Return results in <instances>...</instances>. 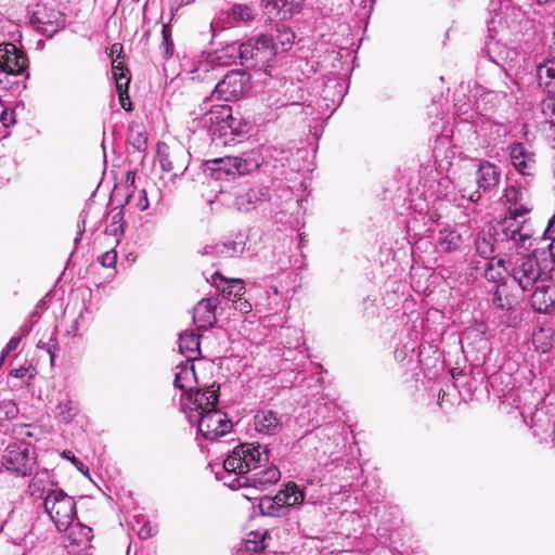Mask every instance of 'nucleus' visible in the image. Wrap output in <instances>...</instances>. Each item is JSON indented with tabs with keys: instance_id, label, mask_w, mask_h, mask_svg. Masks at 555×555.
<instances>
[{
	"instance_id": "393cba45",
	"label": "nucleus",
	"mask_w": 555,
	"mask_h": 555,
	"mask_svg": "<svg viewBox=\"0 0 555 555\" xmlns=\"http://www.w3.org/2000/svg\"><path fill=\"white\" fill-rule=\"evenodd\" d=\"M201 384L193 362L185 361V363L177 366L175 386L182 390L183 393H189Z\"/></svg>"
},
{
	"instance_id": "c756f323",
	"label": "nucleus",
	"mask_w": 555,
	"mask_h": 555,
	"mask_svg": "<svg viewBox=\"0 0 555 555\" xmlns=\"http://www.w3.org/2000/svg\"><path fill=\"white\" fill-rule=\"evenodd\" d=\"M199 335L184 332L179 337V349L185 356L186 361L193 362L199 354Z\"/></svg>"
},
{
	"instance_id": "680f3d73",
	"label": "nucleus",
	"mask_w": 555,
	"mask_h": 555,
	"mask_svg": "<svg viewBox=\"0 0 555 555\" xmlns=\"http://www.w3.org/2000/svg\"><path fill=\"white\" fill-rule=\"evenodd\" d=\"M509 14L508 16L513 17V21L522 18L524 12L519 8H511L508 9Z\"/></svg>"
},
{
	"instance_id": "dca6fc26",
	"label": "nucleus",
	"mask_w": 555,
	"mask_h": 555,
	"mask_svg": "<svg viewBox=\"0 0 555 555\" xmlns=\"http://www.w3.org/2000/svg\"><path fill=\"white\" fill-rule=\"evenodd\" d=\"M256 16L254 9L247 4L236 3L228 12H221L217 18L210 23L211 31L219 28L231 27L237 23H248Z\"/></svg>"
},
{
	"instance_id": "2eb2a0df",
	"label": "nucleus",
	"mask_w": 555,
	"mask_h": 555,
	"mask_svg": "<svg viewBox=\"0 0 555 555\" xmlns=\"http://www.w3.org/2000/svg\"><path fill=\"white\" fill-rule=\"evenodd\" d=\"M28 59L24 51L13 43L0 44V68L10 75H22L28 68Z\"/></svg>"
},
{
	"instance_id": "5fc2aeb1",
	"label": "nucleus",
	"mask_w": 555,
	"mask_h": 555,
	"mask_svg": "<svg viewBox=\"0 0 555 555\" xmlns=\"http://www.w3.org/2000/svg\"><path fill=\"white\" fill-rule=\"evenodd\" d=\"M233 306L235 310L240 311L243 314L251 311V305L246 299H243L241 297H238L237 299H233Z\"/></svg>"
},
{
	"instance_id": "a878e982",
	"label": "nucleus",
	"mask_w": 555,
	"mask_h": 555,
	"mask_svg": "<svg viewBox=\"0 0 555 555\" xmlns=\"http://www.w3.org/2000/svg\"><path fill=\"white\" fill-rule=\"evenodd\" d=\"M300 4L301 0H266L263 9L270 20L274 17L284 20L293 16Z\"/></svg>"
},
{
	"instance_id": "0eeeda50",
	"label": "nucleus",
	"mask_w": 555,
	"mask_h": 555,
	"mask_svg": "<svg viewBox=\"0 0 555 555\" xmlns=\"http://www.w3.org/2000/svg\"><path fill=\"white\" fill-rule=\"evenodd\" d=\"M36 465V455L25 441L10 442L2 451L1 466L18 477L31 475Z\"/></svg>"
},
{
	"instance_id": "5701e85b",
	"label": "nucleus",
	"mask_w": 555,
	"mask_h": 555,
	"mask_svg": "<svg viewBox=\"0 0 555 555\" xmlns=\"http://www.w3.org/2000/svg\"><path fill=\"white\" fill-rule=\"evenodd\" d=\"M508 93L504 90H487L476 98L474 105L478 114L486 116L487 114L495 111L502 105L509 102Z\"/></svg>"
},
{
	"instance_id": "aec40b11",
	"label": "nucleus",
	"mask_w": 555,
	"mask_h": 555,
	"mask_svg": "<svg viewBox=\"0 0 555 555\" xmlns=\"http://www.w3.org/2000/svg\"><path fill=\"white\" fill-rule=\"evenodd\" d=\"M267 286L269 287L268 299L271 300L272 295L281 300H288L293 294L289 292L288 286L295 283V275L292 272L280 271L276 276L270 274L263 278Z\"/></svg>"
},
{
	"instance_id": "bb28decb",
	"label": "nucleus",
	"mask_w": 555,
	"mask_h": 555,
	"mask_svg": "<svg viewBox=\"0 0 555 555\" xmlns=\"http://www.w3.org/2000/svg\"><path fill=\"white\" fill-rule=\"evenodd\" d=\"M255 429L259 434L273 436L280 433L282 423L278 414L271 410L258 411L254 418Z\"/></svg>"
},
{
	"instance_id": "774afa93",
	"label": "nucleus",
	"mask_w": 555,
	"mask_h": 555,
	"mask_svg": "<svg viewBox=\"0 0 555 555\" xmlns=\"http://www.w3.org/2000/svg\"><path fill=\"white\" fill-rule=\"evenodd\" d=\"M121 46L119 43H114L111 48V53L112 54H115V53H118V55L121 53Z\"/></svg>"
},
{
	"instance_id": "6e6d98bb",
	"label": "nucleus",
	"mask_w": 555,
	"mask_h": 555,
	"mask_svg": "<svg viewBox=\"0 0 555 555\" xmlns=\"http://www.w3.org/2000/svg\"><path fill=\"white\" fill-rule=\"evenodd\" d=\"M543 238L551 241L550 243L555 242V215L550 219Z\"/></svg>"
},
{
	"instance_id": "a211bd4d",
	"label": "nucleus",
	"mask_w": 555,
	"mask_h": 555,
	"mask_svg": "<svg viewBox=\"0 0 555 555\" xmlns=\"http://www.w3.org/2000/svg\"><path fill=\"white\" fill-rule=\"evenodd\" d=\"M530 305L535 312L555 313V287L546 284V279L533 287Z\"/></svg>"
},
{
	"instance_id": "b1692460",
	"label": "nucleus",
	"mask_w": 555,
	"mask_h": 555,
	"mask_svg": "<svg viewBox=\"0 0 555 555\" xmlns=\"http://www.w3.org/2000/svg\"><path fill=\"white\" fill-rule=\"evenodd\" d=\"M502 171L500 167L490 163L482 162L476 171V183L479 190L491 192L499 186Z\"/></svg>"
},
{
	"instance_id": "4d7b16f0",
	"label": "nucleus",
	"mask_w": 555,
	"mask_h": 555,
	"mask_svg": "<svg viewBox=\"0 0 555 555\" xmlns=\"http://www.w3.org/2000/svg\"><path fill=\"white\" fill-rule=\"evenodd\" d=\"M492 304L496 308L504 310L507 308V304L505 302L504 298L502 297V294L500 292V287L496 288L492 296Z\"/></svg>"
},
{
	"instance_id": "37998d69",
	"label": "nucleus",
	"mask_w": 555,
	"mask_h": 555,
	"mask_svg": "<svg viewBox=\"0 0 555 555\" xmlns=\"http://www.w3.org/2000/svg\"><path fill=\"white\" fill-rule=\"evenodd\" d=\"M542 257V261L544 262L543 268L545 269L546 274L555 271V242L550 243L546 249H542L538 251Z\"/></svg>"
},
{
	"instance_id": "603ef678",
	"label": "nucleus",
	"mask_w": 555,
	"mask_h": 555,
	"mask_svg": "<svg viewBox=\"0 0 555 555\" xmlns=\"http://www.w3.org/2000/svg\"><path fill=\"white\" fill-rule=\"evenodd\" d=\"M155 528L150 521L144 522L138 530V537L142 540H146L155 534Z\"/></svg>"
},
{
	"instance_id": "4c0bfd02",
	"label": "nucleus",
	"mask_w": 555,
	"mask_h": 555,
	"mask_svg": "<svg viewBox=\"0 0 555 555\" xmlns=\"http://www.w3.org/2000/svg\"><path fill=\"white\" fill-rule=\"evenodd\" d=\"M128 144L138 153H143L147 147V135L145 130L135 126L132 127L128 134Z\"/></svg>"
},
{
	"instance_id": "bf43d9fd",
	"label": "nucleus",
	"mask_w": 555,
	"mask_h": 555,
	"mask_svg": "<svg viewBox=\"0 0 555 555\" xmlns=\"http://www.w3.org/2000/svg\"><path fill=\"white\" fill-rule=\"evenodd\" d=\"M22 340V336H13L7 344V346L4 347V351L10 353L11 351L15 350L20 343Z\"/></svg>"
},
{
	"instance_id": "de8ad7c7",
	"label": "nucleus",
	"mask_w": 555,
	"mask_h": 555,
	"mask_svg": "<svg viewBox=\"0 0 555 555\" xmlns=\"http://www.w3.org/2000/svg\"><path fill=\"white\" fill-rule=\"evenodd\" d=\"M62 457L70 461L74 466L80 472L82 473L85 476H88L89 474V468L80 461L78 460L77 457H75V455L73 454L72 451L69 450H64L62 453H61Z\"/></svg>"
},
{
	"instance_id": "58836bf2",
	"label": "nucleus",
	"mask_w": 555,
	"mask_h": 555,
	"mask_svg": "<svg viewBox=\"0 0 555 555\" xmlns=\"http://www.w3.org/2000/svg\"><path fill=\"white\" fill-rule=\"evenodd\" d=\"M481 131L488 135V144H496L498 139L506 134V127L503 124L487 119L482 121Z\"/></svg>"
},
{
	"instance_id": "6ab92c4d",
	"label": "nucleus",
	"mask_w": 555,
	"mask_h": 555,
	"mask_svg": "<svg viewBox=\"0 0 555 555\" xmlns=\"http://www.w3.org/2000/svg\"><path fill=\"white\" fill-rule=\"evenodd\" d=\"M57 482L54 480L52 474L48 469L37 472L28 486L29 494L35 500L46 501L52 492L57 491Z\"/></svg>"
},
{
	"instance_id": "c03bdc74",
	"label": "nucleus",
	"mask_w": 555,
	"mask_h": 555,
	"mask_svg": "<svg viewBox=\"0 0 555 555\" xmlns=\"http://www.w3.org/2000/svg\"><path fill=\"white\" fill-rule=\"evenodd\" d=\"M476 107L474 108L470 104H460L459 100L455 103V114L461 121L464 122H476L475 121Z\"/></svg>"
},
{
	"instance_id": "f3484780",
	"label": "nucleus",
	"mask_w": 555,
	"mask_h": 555,
	"mask_svg": "<svg viewBox=\"0 0 555 555\" xmlns=\"http://www.w3.org/2000/svg\"><path fill=\"white\" fill-rule=\"evenodd\" d=\"M246 242L242 235L237 236L234 241L220 242L206 245L201 254L209 256L212 259L222 261L230 258L238 257L245 249Z\"/></svg>"
},
{
	"instance_id": "72a5a7b5",
	"label": "nucleus",
	"mask_w": 555,
	"mask_h": 555,
	"mask_svg": "<svg viewBox=\"0 0 555 555\" xmlns=\"http://www.w3.org/2000/svg\"><path fill=\"white\" fill-rule=\"evenodd\" d=\"M218 281L224 283V286H222V292L224 295L228 296L229 299L231 297H233L234 299H237L243 294L244 285L241 280L225 281L219 272H215L211 275V282L217 287H220V285L218 284Z\"/></svg>"
},
{
	"instance_id": "c85d7f7f",
	"label": "nucleus",
	"mask_w": 555,
	"mask_h": 555,
	"mask_svg": "<svg viewBox=\"0 0 555 555\" xmlns=\"http://www.w3.org/2000/svg\"><path fill=\"white\" fill-rule=\"evenodd\" d=\"M275 499L284 508L301 504L305 500V493L295 482H288L275 494Z\"/></svg>"
},
{
	"instance_id": "49530a36",
	"label": "nucleus",
	"mask_w": 555,
	"mask_h": 555,
	"mask_svg": "<svg viewBox=\"0 0 555 555\" xmlns=\"http://www.w3.org/2000/svg\"><path fill=\"white\" fill-rule=\"evenodd\" d=\"M503 50L504 49L500 46L498 41H489L486 44V51L489 56V60L500 66H502L501 61L504 59L501 55Z\"/></svg>"
},
{
	"instance_id": "9b49d317",
	"label": "nucleus",
	"mask_w": 555,
	"mask_h": 555,
	"mask_svg": "<svg viewBox=\"0 0 555 555\" xmlns=\"http://www.w3.org/2000/svg\"><path fill=\"white\" fill-rule=\"evenodd\" d=\"M30 25L41 35L51 38L65 26L64 15L44 3H36L28 8Z\"/></svg>"
},
{
	"instance_id": "4468645a",
	"label": "nucleus",
	"mask_w": 555,
	"mask_h": 555,
	"mask_svg": "<svg viewBox=\"0 0 555 555\" xmlns=\"http://www.w3.org/2000/svg\"><path fill=\"white\" fill-rule=\"evenodd\" d=\"M511 164L515 170L525 177H532L537 171L535 154L530 145L521 142H514L508 146Z\"/></svg>"
},
{
	"instance_id": "864d4df0",
	"label": "nucleus",
	"mask_w": 555,
	"mask_h": 555,
	"mask_svg": "<svg viewBox=\"0 0 555 555\" xmlns=\"http://www.w3.org/2000/svg\"><path fill=\"white\" fill-rule=\"evenodd\" d=\"M0 122L4 128H9L11 125L15 124L14 112L9 113L5 107L0 109Z\"/></svg>"
},
{
	"instance_id": "8fccbe9b",
	"label": "nucleus",
	"mask_w": 555,
	"mask_h": 555,
	"mask_svg": "<svg viewBox=\"0 0 555 555\" xmlns=\"http://www.w3.org/2000/svg\"><path fill=\"white\" fill-rule=\"evenodd\" d=\"M119 98L120 106L126 111L132 109V104L128 93V87H121V89H116Z\"/></svg>"
},
{
	"instance_id": "e2e57ef3",
	"label": "nucleus",
	"mask_w": 555,
	"mask_h": 555,
	"mask_svg": "<svg viewBox=\"0 0 555 555\" xmlns=\"http://www.w3.org/2000/svg\"><path fill=\"white\" fill-rule=\"evenodd\" d=\"M41 308H42V304H41V302H39V304L35 307V309H34L33 313L30 314V322H31V324H33V323H36V322H37V320L39 319V317H40V309H41Z\"/></svg>"
},
{
	"instance_id": "ddd939ff",
	"label": "nucleus",
	"mask_w": 555,
	"mask_h": 555,
	"mask_svg": "<svg viewBox=\"0 0 555 555\" xmlns=\"http://www.w3.org/2000/svg\"><path fill=\"white\" fill-rule=\"evenodd\" d=\"M249 78L243 72L231 70L215 86L212 96L225 102L237 100L248 89Z\"/></svg>"
},
{
	"instance_id": "2f4dec72",
	"label": "nucleus",
	"mask_w": 555,
	"mask_h": 555,
	"mask_svg": "<svg viewBox=\"0 0 555 555\" xmlns=\"http://www.w3.org/2000/svg\"><path fill=\"white\" fill-rule=\"evenodd\" d=\"M67 530V539L70 544L87 546L92 539V529L81 522L72 524Z\"/></svg>"
},
{
	"instance_id": "f257e3e1",
	"label": "nucleus",
	"mask_w": 555,
	"mask_h": 555,
	"mask_svg": "<svg viewBox=\"0 0 555 555\" xmlns=\"http://www.w3.org/2000/svg\"><path fill=\"white\" fill-rule=\"evenodd\" d=\"M217 478L231 489L266 490L281 478L279 467L270 463L267 446L242 443L223 461V473Z\"/></svg>"
},
{
	"instance_id": "13d9d810",
	"label": "nucleus",
	"mask_w": 555,
	"mask_h": 555,
	"mask_svg": "<svg viewBox=\"0 0 555 555\" xmlns=\"http://www.w3.org/2000/svg\"><path fill=\"white\" fill-rule=\"evenodd\" d=\"M137 207L141 210V211H144L149 208V199H147V193L144 189H142L140 192H139V196H138V202H137Z\"/></svg>"
},
{
	"instance_id": "423d86ee",
	"label": "nucleus",
	"mask_w": 555,
	"mask_h": 555,
	"mask_svg": "<svg viewBox=\"0 0 555 555\" xmlns=\"http://www.w3.org/2000/svg\"><path fill=\"white\" fill-rule=\"evenodd\" d=\"M508 272L522 292L532 291L537 284L547 278L545 269L539 261L538 250L532 255L517 257L511 263Z\"/></svg>"
},
{
	"instance_id": "3c124183",
	"label": "nucleus",
	"mask_w": 555,
	"mask_h": 555,
	"mask_svg": "<svg viewBox=\"0 0 555 555\" xmlns=\"http://www.w3.org/2000/svg\"><path fill=\"white\" fill-rule=\"evenodd\" d=\"M116 261H117V253L114 249L105 251L100 257V262L105 268L114 267Z\"/></svg>"
},
{
	"instance_id": "7ed1b4c3",
	"label": "nucleus",
	"mask_w": 555,
	"mask_h": 555,
	"mask_svg": "<svg viewBox=\"0 0 555 555\" xmlns=\"http://www.w3.org/2000/svg\"><path fill=\"white\" fill-rule=\"evenodd\" d=\"M503 197L507 204V212L500 222L502 238L513 240L516 248L528 249L532 241L531 229L528 225L532 206L527 199V192L509 185L504 190Z\"/></svg>"
},
{
	"instance_id": "a18cd8bd",
	"label": "nucleus",
	"mask_w": 555,
	"mask_h": 555,
	"mask_svg": "<svg viewBox=\"0 0 555 555\" xmlns=\"http://www.w3.org/2000/svg\"><path fill=\"white\" fill-rule=\"evenodd\" d=\"M18 415V408L13 401H4L0 404V422H10Z\"/></svg>"
},
{
	"instance_id": "a19ab883",
	"label": "nucleus",
	"mask_w": 555,
	"mask_h": 555,
	"mask_svg": "<svg viewBox=\"0 0 555 555\" xmlns=\"http://www.w3.org/2000/svg\"><path fill=\"white\" fill-rule=\"evenodd\" d=\"M258 507L262 515L264 516H279L281 509H283L281 503L278 502V499L264 496L260 499Z\"/></svg>"
},
{
	"instance_id": "39448f33",
	"label": "nucleus",
	"mask_w": 555,
	"mask_h": 555,
	"mask_svg": "<svg viewBox=\"0 0 555 555\" xmlns=\"http://www.w3.org/2000/svg\"><path fill=\"white\" fill-rule=\"evenodd\" d=\"M262 164L261 154L251 150L240 156H225L205 162V171L216 180L235 179L258 169Z\"/></svg>"
},
{
	"instance_id": "09e8293b",
	"label": "nucleus",
	"mask_w": 555,
	"mask_h": 555,
	"mask_svg": "<svg viewBox=\"0 0 555 555\" xmlns=\"http://www.w3.org/2000/svg\"><path fill=\"white\" fill-rule=\"evenodd\" d=\"M162 34H163V46L165 47V55H166V57H170L173 52V44L170 39V29L168 28V26H166V25L163 26Z\"/></svg>"
},
{
	"instance_id": "473e14b6",
	"label": "nucleus",
	"mask_w": 555,
	"mask_h": 555,
	"mask_svg": "<svg viewBox=\"0 0 555 555\" xmlns=\"http://www.w3.org/2000/svg\"><path fill=\"white\" fill-rule=\"evenodd\" d=\"M179 154L182 157L186 156L182 150L170 152L166 144L157 145V157L164 171L170 172L178 169V167L175 165V160H177Z\"/></svg>"
},
{
	"instance_id": "ea45409f",
	"label": "nucleus",
	"mask_w": 555,
	"mask_h": 555,
	"mask_svg": "<svg viewBox=\"0 0 555 555\" xmlns=\"http://www.w3.org/2000/svg\"><path fill=\"white\" fill-rule=\"evenodd\" d=\"M112 74L115 80L116 89H121V87H128L130 82V76L128 69L124 66L121 62H117V60H113L112 62Z\"/></svg>"
},
{
	"instance_id": "69168bd1",
	"label": "nucleus",
	"mask_w": 555,
	"mask_h": 555,
	"mask_svg": "<svg viewBox=\"0 0 555 555\" xmlns=\"http://www.w3.org/2000/svg\"><path fill=\"white\" fill-rule=\"evenodd\" d=\"M481 195H480V192L479 190L478 191H475V192H472L469 195H468V199L473 203H476L480 199Z\"/></svg>"
},
{
	"instance_id": "0e129e2a",
	"label": "nucleus",
	"mask_w": 555,
	"mask_h": 555,
	"mask_svg": "<svg viewBox=\"0 0 555 555\" xmlns=\"http://www.w3.org/2000/svg\"><path fill=\"white\" fill-rule=\"evenodd\" d=\"M25 373H26V369L24 367H21V369H15L11 372V375L17 377V378H22L25 376Z\"/></svg>"
},
{
	"instance_id": "7c9ffc66",
	"label": "nucleus",
	"mask_w": 555,
	"mask_h": 555,
	"mask_svg": "<svg viewBox=\"0 0 555 555\" xmlns=\"http://www.w3.org/2000/svg\"><path fill=\"white\" fill-rule=\"evenodd\" d=\"M270 37L273 38L275 55L280 52L288 51L295 42L294 31L283 24L278 25L275 34L271 35Z\"/></svg>"
},
{
	"instance_id": "338daca9",
	"label": "nucleus",
	"mask_w": 555,
	"mask_h": 555,
	"mask_svg": "<svg viewBox=\"0 0 555 555\" xmlns=\"http://www.w3.org/2000/svg\"><path fill=\"white\" fill-rule=\"evenodd\" d=\"M30 330H31V324H24V325H22L21 328H20L22 334L20 336L23 337V336L28 335Z\"/></svg>"
},
{
	"instance_id": "e433bc0d",
	"label": "nucleus",
	"mask_w": 555,
	"mask_h": 555,
	"mask_svg": "<svg viewBox=\"0 0 555 555\" xmlns=\"http://www.w3.org/2000/svg\"><path fill=\"white\" fill-rule=\"evenodd\" d=\"M57 417L62 422L69 424L78 415L80 409L79 403L70 398H66L56 405Z\"/></svg>"
},
{
	"instance_id": "f03ea898",
	"label": "nucleus",
	"mask_w": 555,
	"mask_h": 555,
	"mask_svg": "<svg viewBox=\"0 0 555 555\" xmlns=\"http://www.w3.org/2000/svg\"><path fill=\"white\" fill-rule=\"evenodd\" d=\"M199 109V113H194V121H198V126L208 131L216 144L234 145L247 138L249 122L235 118L230 105L217 104L208 107V102H205Z\"/></svg>"
},
{
	"instance_id": "412c9836",
	"label": "nucleus",
	"mask_w": 555,
	"mask_h": 555,
	"mask_svg": "<svg viewBox=\"0 0 555 555\" xmlns=\"http://www.w3.org/2000/svg\"><path fill=\"white\" fill-rule=\"evenodd\" d=\"M500 224L498 228H489L488 230H481L475 238V248L480 257L489 260L492 258L494 251V244L498 241L513 242V240H503Z\"/></svg>"
},
{
	"instance_id": "f704fd0d",
	"label": "nucleus",
	"mask_w": 555,
	"mask_h": 555,
	"mask_svg": "<svg viewBox=\"0 0 555 555\" xmlns=\"http://www.w3.org/2000/svg\"><path fill=\"white\" fill-rule=\"evenodd\" d=\"M268 539H270V535L267 530L250 531L244 540L243 546L246 552L257 553L268 546Z\"/></svg>"
},
{
	"instance_id": "9d476101",
	"label": "nucleus",
	"mask_w": 555,
	"mask_h": 555,
	"mask_svg": "<svg viewBox=\"0 0 555 555\" xmlns=\"http://www.w3.org/2000/svg\"><path fill=\"white\" fill-rule=\"evenodd\" d=\"M219 398V385L201 384L189 393L181 395V409L189 418L191 414L198 416L215 409Z\"/></svg>"
},
{
	"instance_id": "c9c22d12",
	"label": "nucleus",
	"mask_w": 555,
	"mask_h": 555,
	"mask_svg": "<svg viewBox=\"0 0 555 555\" xmlns=\"http://www.w3.org/2000/svg\"><path fill=\"white\" fill-rule=\"evenodd\" d=\"M461 235L454 230H441L438 236V245L441 250L451 253L460 248Z\"/></svg>"
},
{
	"instance_id": "052dcab7",
	"label": "nucleus",
	"mask_w": 555,
	"mask_h": 555,
	"mask_svg": "<svg viewBox=\"0 0 555 555\" xmlns=\"http://www.w3.org/2000/svg\"><path fill=\"white\" fill-rule=\"evenodd\" d=\"M37 346H38V348L46 350L51 356V361H53V358H54L53 349L55 348V343L51 344V343H44L42 340H39Z\"/></svg>"
},
{
	"instance_id": "1a4fd4ad",
	"label": "nucleus",
	"mask_w": 555,
	"mask_h": 555,
	"mask_svg": "<svg viewBox=\"0 0 555 555\" xmlns=\"http://www.w3.org/2000/svg\"><path fill=\"white\" fill-rule=\"evenodd\" d=\"M44 512L59 531H67L76 518V502L64 490L59 489L42 503Z\"/></svg>"
},
{
	"instance_id": "f8f14e48",
	"label": "nucleus",
	"mask_w": 555,
	"mask_h": 555,
	"mask_svg": "<svg viewBox=\"0 0 555 555\" xmlns=\"http://www.w3.org/2000/svg\"><path fill=\"white\" fill-rule=\"evenodd\" d=\"M189 422L196 424L198 433L208 440H216L227 435L232 428V423L227 414L217 408L206 411V413L201 416L191 414Z\"/></svg>"
},
{
	"instance_id": "cd10ccee",
	"label": "nucleus",
	"mask_w": 555,
	"mask_h": 555,
	"mask_svg": "<svg viewBox=\"0 0 555 555\" xmlns=\"http://www.w3.org/2000/svg\"><path fill=\"white\" fill-rule=\"evenodd\" d=\"M270 193L267 186L250 188L236 196V205L240 210L249 211L258 204L269 201Z\"/></svg>"
},
{
	"instance_id": "6e6552de",
	"label": "nucleus",
	"mask_w": 555,
	"mask_h": 555,
	"mask_svg": "<svg viewBox=\"0 0 555 555\" xmlns=\"http://www.w3.org/2000/svg\"><path fill=\"white\" fill-rule=\"evenodd\" d=\"M238 52L241 63L247 67H264L275 56L273 38L268 35H261L255 39H249L238 47H230Z\"/></svg>"
},
{
	"instance_id": "4be33fe9",
	"label": "nucleus",
	"mask_w": 555,
	"mask_h": 555,
	"mask_svg": "<svg viewBox=\"0 0 555 555\" xmlns=\"http://www.w3.org/2000/svg\"><path fill=\"white\" fill-rule=\"evenodd\" d=\"M218 306L217 298L202 299L193 309V322L197 328L207 330L214 326L217 321L216 308Z\"/></svg>"
},
{
	"instance_id": "79ce46f5",
	"label": "nucleus",
	"mask_w": 555,
	"mask_h": 555,
	"mask_svg": "<svg viewBox=\"0 0 555 555\" xmlns=\"http://www.w3.org/2000/svg\"><path fill=\"white\" fill-rule=\"evenodd\" d=\"M501 269H504V270H507L505 267H504V260L502 259H499L496 261V267L494 264V259L491 258L487 264H486V269H485V279L489 282H498L501 276H502V270Z\"/></svg>"
},
{
	"instance_id": "20e7f679",
	"label": "nucleus",
	"mask_w": 555,
	"mask_h": 555,
	"mask_svg": "<svg viewBox=\"0 0 555 555\" xmlns=\"http://www.w3.org/2000/svg\"><path fill=\"white\" fill-rule=\"evenodd\" d=\"M554 42L551 46L552 59L537 66V80L539 86L548 94L542 101V113L545 120L542 131L552 149H555V31Z\"/></svg>"
}]
</instances>
